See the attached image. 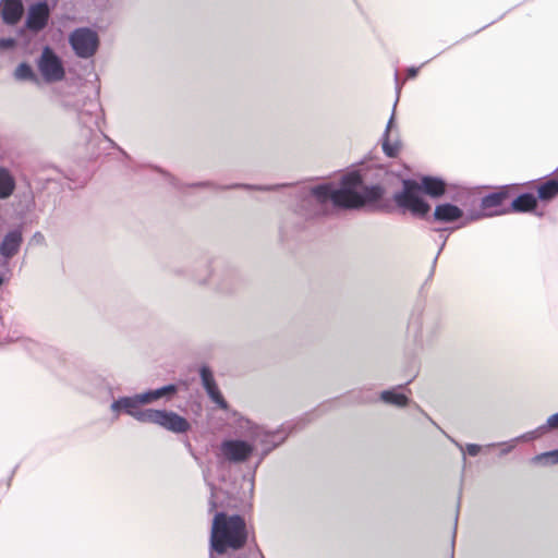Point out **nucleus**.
<instances>
[{
  "label": "nucleus",
  "mask_w": 558,
  "mask_h": 558,
  "mask_svg": "<svg viewBox=\"0 0 558 558\" xmlns=\"http://www.w3.org/2000/svg\"><path fill=\"white\" fill-rule=\"evenodd\" d=\"M385 194L380 183H366L359 171L343 174L339 182L328 181L303 186L296 193L299 214L306 218L329 215L333 209H357L379 201Z\"/></svg>",
  "instance_id": "nucleus-1"
},
{
  "label": "nucleus",
  "mask_w": 558,
  "mask_h": 558,
  "mask_svg": "<svg viewBox=\"0 0 558 558\" xmlns=\"http://www.w3.org/2000/svg\"><path fill=\"white\" fill-rule=\"evenodd\" d=\"M208 485L210 488L208 510L215 512L209 537V558H216V556L243 548L251 532L243 517L218 510L220 492L213 484Z\"/></svg>",
  "instance_id": "nucleus-2"
},
{
  "label": "nucleus",
  "mask_w": 558,
  "mask_h": 558,
  "mask_svg": "<svg viewBox=\"0 0 558 558\" xmlns=\"http://www.w3.org/2000/svg\"><path fill=\"white\" fill-rule=\"evenodd\" d=\"M238 426L241 429V435L250 439L254 448L256 446L262 448V459L282 444L290 433L287 426H282L276 430H267L244 417L238 421Z\"/></svg>",
  "instance_id": "nucleus-3"
},
{
  "label": "nucleus",
  "mask_w": 558,
  "mask_h": 558,
  "mask_svg": "<svg viewBox=\"0 0 558 558\" xmlns=\"http://www.w3.org/2000/svg\"><path fill=\"white\" fill-rule=\"evenodd\" d=\"M441 330V320L434 314L413 313L408 324V335L417 347L432 344Z\"/></svg>",
  "instance_id": "nucleus-4"
},
{
  "label": "nucleus",
  "mask_w": 558,
  "mask_h": 558,
  "mask_svg": "<svg viewBox=\"0 0 558 558\" xmlns=\"http://www.w3.org/2000/svg\"><path fill=\"white\" fill-rule=\"evenodd\" d=\"M393 202L402 213H410L417 218H424L430 206L422 197L421 185L415 180H403L402 190L393 194Z\"/></svg>",
  "instance_id": "nucleus-5"
},
{
  "label": "nucleus",
  "mask_w": 558,
  "mask_h": 558,
  "mask_svg": "<svg viewBox=\"0 0 558 558\" xmlns=\"http://www.w3.org/2000/svg\"><path fill=\"white\" fill-rule=\"evenodd\" d=\"M36 65L41 84H56L65 77L66 72L62 59L49 46H45L41 49L40 54L36 59Z\"/></svg>",
  "instance_id": "nucleus-6"
},
{
  "label": "nucleus",
  "mask_w": 558,
  "mask_h": 558,
  "mask_svg": "<svg viewBox=\"0 0 558 558\" xmlns=\"http://www.w3.org/2000/svg\"><path fill=\"white\" fill-rule=\"evenodd\" d=\"M69 44L77 58L90 59L99 49L100 38L90 27H77L70 33Z\"/></svg>",
  "instance_id": "nucleus-7"
},
{
  "label": "nucleus",
  "mask_w": 558,
  "mask_h": 558,
  "mask_svg": "<svg viewBox=\"0 0 558 558\" xmlns=\"http://www.w3.org/2000/svg\"><path fill=\"white\" fill-rule=\"evenodd\" d=\"M23 233V223L8 226L7 220L0 216V256L4 264L20 252L24 239Z\"/></svg>",
  "instance_id": "nucleus-8"
},
{
  "label": "nucleus",
  "mask_w": 558,
  "mask_h": 558,
  "mask_svg": "<svg viewBox=\"0 0 558 558\" xmlns=\"http://www.w3.org/2000/svg\"><path fill=\"white\" fill-rule=\"evenodd\" d=\"M142 398V392L134 396L119 397L111 402L110 411L114 417L126 414L140 423H146L150 409H142V405L145 404Z\"/></svg>",
  "instance_id": "nucleus-9"
},
{
  "label": "nucleus",
  "mask_w": 558,
  "mask_h": 558,
  "mask_svg": "<svg viewBox=\"0 0 558 558\" xmlns=\"http://www.w3.org/2000/svg\"><path fill=\"white\" fill-rule=\"evenodd\" d=\"M146 423L156 424L174 434H183L191 428L185 417L167 410L150 409Z\"/></svg>",
  "instance_id": "nucleus-10"
},
{
  "label": "nucleus",
  "mask_w": 558,
  "mask_h": 558,
  "mask_svg": "<svg viewBox=\"0 0 558 558\" xmlns=\"http://www.w3.org/2000/svg\"><path fill=\"white\" fill-rule=\"evenodd\" d=\"M220 456L228 462H245L254 451V445L243 439H227L220 444Z\"/></svg>",
  "instance_id": "nucleus-11"
},
{
  "label": "nucleus",
  "mask_w": 558,
  "mask_h": 558,
  "mask_svg": "<svg viewBox=\"0 0 558 558\" xmlns=\"http://www.w3.org/2000/svg\"><path fill=\"white\" fill-rule=\"evenodd\" d=\"M508 197L506 191L493 192L484 196L481 201V208L484 213L471 215L465 217V220L460 223V227L466 226L469 222L481 219L483 217H492L509 213V209H498Z\"/></svg>",
  "instance_id": "nucleus-12"
},
{
  "label": "nucleus",
  "mask_w": 558,
  "mask_h": 558,
  "mask_svg": "<svg viewBox=\"0 0 558 558\" xmlns=\"http://www.w3.org/2000/svg\"><path fill=\"white\" fill-rule=\"evenodd\" d=\"M50 8L47 1H39L29 7L26 17V27L35 33L43 31L49 21Z\"/></svg>",
  "instance_id": "nucleus-13"
},
{
  "label": "nucleus",
  "mask_w": 558,
  "mask_h": 558,
  "mask_svg": "<svg viewBox=\"0 0 558 558\" xmlns=\"http://www.w3.org/2000/svg\"><path fill=\"white\" fill-rule=\"evenodd\" d=\"M199 376L202 380V385L209 397V399L217 404L222 410L228 409V402L225 400L221 395L216 380L214 378L213 372L207 366H202L199 369Z\"/></svg>",
  "instance_id": "nucleus-14"
},
{
  "label": "nucleus",
  "mask_w": 558,
  "mask_h": 558,
  "mask_svg": "<svg viewBox=\"0 0 558 558\" xmlns=\"http://www.w3.org/2000/svg\"><path fill=\"white\" fill-rule=\"evenodd\" d=\"M433 221L441 222V223H450L456 222L462 219L461 223L465 220L463 210L451 204V203H441L435 207L432 217Z\"/></svg>",
  "instance_id": "nucleus-15"
},
{
  "label": "nucleus",
  "mask_w": 558,
  "mask_h": 558,
  "mask_svg": "<svg viewBox=\"0 0 558 558\" xmlns=\"http://www.w3.org/2000/svg\"><path fill=\"white\" fill-rule=\"evenodd\" d=\"M12 77L19 83H31L40 86L41 80L38 72L26 61L20 62L12 72Z\"/></svg>",
  "instance_id": "nucleus-16"
},
{
  "label": "nucleus",
  "mask_w": 558,
  "mask_h": 558,
  "mask_svg": "<svg viewBox=\"0 0 558 558\" xmlns=\"http://www.w3.org/2000/svg\"><path fill=\"white\" fill-rule=\"evenodd\" d=\"M177 392H178V386L170 384V385L157 388V389L142 392V395H143L142 399L144 400L145 404H150V403H153L159 399H162V398H165L167 400H171Z\"/></svg>",
  "instance_id": "nucleus-17"
},
{
  "label": "nucleus",
  "mask_w": 558,
  "mask_h": 558,
  "mask_svg": "<svg viewBox=\"0 0 558 558\" xmlns=\"http://www.w3.org/2000/svg\"><path fill=\"white\" fill-rule=\"evenodd\" d=\"M2 19L7 24H15L22 16L23 4L21 0H2Z\"/></svg>",
  "instance_id": "nucleus-18"
},
{
  "label": "nucleus",
  "mask_w": 558,
  "mask_h": 558,
  "mask_svg": "<svg viewBox=\"0 0 558 558\" xmlns=\"http://www.w3.org/2000/svg\"><path fill=\"white\" fill-rule=\"evenodd\" d=\"M420 185H421V193L424 192L425 194H427L432 197H439L446 191L445 182L438 178L424 177L422 179Z\"/></svg>",
  "instance_id": "nucleus-19"
},
{
  "label": "nucleus",
  "mask_w": 558,
  "mask_h": 558,
  "mask_svg": "<svg viewBox=\"0 0 558 558\" xmlns=\"http://www.w3.org/2000/svg\"><path fill=\"white\" fill-rule=\"evenodd\" d=\"M536 197L531 193H524L514 198L511 203L509 211L524 213L536 207Z\"/></svg>",
  "instance_id": "nucleus-20"
},
{
  "label": "nucleus",
  "mask_w": 558,
  "mask_h": 558,
  "mask_svg": "<svg viewBox=\"0 0 558 558\" xmlns=\"http://www.w3.org/2000/svg\"><path fill=\"white\" fill-rule=\"evenodd\" d=\"M14 186V179L10 171L0 167V198L9 197L12 194Z\"/></svg>",
  "instance_id": "nucleus-21"
},
{
  "label": "nucleus",
  "mask_w": 558,
  "mask_h": 558,
  "mask_svg": "<svg viewBox=\"0 0 558 558\" xmlns=\"http://www.w3.org/2000/svg\"><path fill=\"white\" fill-rule=\"evenodd\" d=\"M380 400L387 404H392L398 408H403L409 403L405 395L397 392L395 389L385 390L380 393Z\"/></svg>",
  "instance_id": "nucleus-22"
},
{
  "label": "nucleus",
  "mask_w": 558,
  "mask_h": 558,
  "mask_svg": "<svg viewBox=\"0 0 558 558\" xmlns=\"http://www.w3.org/2000/svg\"><path fill=\"white\" fill-rule=\"evenodd\" d=\"M538 197L542 201H550L558 194V181L555 179L548 180L538 186Z\"/></svg>",
  "instance_id": "nucleus-23"
},
{
  "label": "nucleus",
  "mask_w": 558,
  "mask_h": 558,
  "mask_svg": "<svg viewBox=\"0 0 558 558\" xmlns=\"http://www.w3.org/2000/svg\"><path fill=\"white\" fill-rule=\"evenodd\" d=\"M392 123H393V114L389 119L386 131L383 136V149H384L385 154L389 157H395L399 151V144L397 142L391 143L389 140V132L392 126Z\"/></svg>",
  "instance_id": "nucleus-24"
},
{
  "label": "nucleus",
  "mask_w": 558,
  "mask_h": 558,
  "mask_svg": "<svg viewBox=\"0 0 558 558\" xmlns=\"http://www.w3.org/2000/svg\"><path fill=\"white\" fill-rule=\"evenodd\" d=\"M546 433H547L546 427L543 424V425L538 426L537 428H535L534 430L527 432L525 434H522V435L515 437V440L518 442H520V441H530V440H534V439L543 436Z\"/></svg>",
  "instance_id": "nucleus-25"
},
{
  "label": "nucleus",
  "mask_w": 558,
  "mask_h": 558,
  "mask_svg": "<svg viewBox=\"0 0 558 558\" xmlns=\"http://www.w3.org/2000/svg\"><path fill=\"white\" fill-rule=\"evenodd\" d=\"M448 438L462 451L463 453V460L465 461V453H468L469 456L471 457H475L480 453L481 451V446L480 445H475V444H468L465 447L462 446L460 442H458L457 440H454L453 438L449 437Z\"/></svg>",
  "instance_id": "nucleus-26"
},
{
  "label": "nucleus",
  "mask_w": 558,
  "mask_h": 558,
  "mask_svg": "<svg viewBox=\"0 0 558 558\" xmlns=\"http://www.w3.org/2000/svg\"><path fill=\"white\" fill-rule=\"evenodd\" d=\"M56 94L63 107L73 109L78 112L81 111L82 105L78 100H72L68 95L61 94L59 90H56Z\"/></svg>",
  "instance_id": "nucleus-27"
},
{
  "label": "nucleus",
  "mask_w": 558,
  "mask_h": 558,
  "mask_svg": "<svg viewBox=\"0 0 558 558\" xmlns=\"http://www.w3.org/2000/svg\"><path fill=\"white\" fill-rule=\"evenodd\" d=\"M458 228H461L460 225L457 226L456 228H446V229H435V231L439 232V239H440V245H439V248H438V252H437V255L435 257V260H434V264L436 263L438 256L440 255V253L442 252L445 245H446V242L448 240V234H446L447 231H453Z\"/></svg>",
  "instance_id": "nucleus-28"
},
{
  "label": "nucleus",
  "mask_w": 558,
  "mask_h": 558,
  "mask_svg": "<svg viewBox=\"0 0 558 558\" xmlns=\"http://www.w3.org/2000/svg\"><path fill=\"white\" fill-rule=\"evenodd\" d=\"M517 444H518V441L515 440V438H513V439H511L509 441H502V442H498V444H490L487 447L498 446V447L501 448L500 454L501 456H506V454H508L509 452H511L514 449Z\"/></svg>",
  "instance_id": "nucleus-29"
},
{
  "label": "nucleus",
  "mask_w": 558,
  "mask_h": 558,
  "mask_svg": "<svg viewBox=\"0 0 558 558\" xmlns=\"http://www.w3.org/2000/svg\"><path fill=\"white\" fill-rule=\"evenodd\" d=\"M234 187H243V189H247V190H257V191H272V190H276V189L280 187V185H247V184H235V185H231V186H229V189H234Z\"/></svg>",
  "instance_id": "nucleus-30"
},
{
  "label": "nucleus",
  "mask_w": 558,
  "mask_h": 558,
  "mask_svg": "<svg viewBox=\"0 0 558 558\" xmlns=\"http://www.w3.org/2000/svg\"><path fill=\"white\" fill-rule=\"evenodd\" d=\"M536 460H546L553 464L558 463V449L542 453L535 458Z\"/></svg>",
  "instance_id": "nucleus-31"
},
{
  "label": "nucleus",
  "mask_w": 558,
  "mask_h": 558,
  "mask_svg": "<svg viewBox=\"0 0 558 558\" xmlns=\"http://www.w3.org/2000/svg\"><path fill=\"white\" fill-rule=\"evenodd\" d=\"M17 40L13 37H0V50H9L16 46Z\"/></svg>",
  "instance_id": "nucleus-32"
},
{
  "label": "nucleus",
  "mask_w": 558,
  "mask_h": 558,
  "mask_svg": "<svg viewBox=\"0 0 558 558\" xmlns=\"http://www.w3.org/2000/svg\"><path fill=\"white\" fill-rule=\"evenodd\" d=\"M31 244L36 246H43L46 244V238L40 231H36L31 238Z\"/></svg>",
  "instance_id": "nucleus-33"
},
{
  "label": "nucleus",
  "mask_w": 558,
  "mask_h": 558,
  "mask_svg": "<svg viewBox=\"0 0 558 558\" xmlns=\"http://www.w3.org/2000/svg\"><path fill=\"white\" fill-rule=\"evenodd\" d=\"M204 267L206 268V274L202 275V274H195V280L198 282V283H207L210 279V276H211V271L209 270V264H205Z\"/></svg>",
  "instance_id": "nucleus-34"
},
{
  "label": "nucleus",
  "mask_w": 558,
  "mask_h": 558,
  "mask_svg": "<svg viewBox=\"0 0 558 558\" xmlns=\"http://www.w3.org/2000/svg\"><path fill=\"white\" fill-rule=\"evenodd\" d=\"M544 425L546 427L547 433L551 429H557L558 428V412L550 415Z\"/></svg>",
  "instance_id": "nucleus-35"
},
{
  "label": "nucleus",
  "mask_w": 558,
  "mask_h": 558,
  "mask_svg": "<svg viewBox=\"0 0 558 558\" xmlns=\"http://www.w3.org/2000/svg\"><path fill=\"white\" fill-rule=\"evenodd\" d=\"M160 172L163 175L165 180L168 181L170 185H172L173 187H175L178 190L182 189V185L180 184L179 180H177L175 178H173L169 173H166L163 171H160Z\"/></svg>",
  "instance_id": "nucleus-36"
},
{
  "label": "nucleus",
  "mask_w": 558,
  "mask_h": 558,
  "mask_svg": "<svg viewBox=\"0 0 558 558\" xmlns=\"http://www.w3.org/2000/svg\"><path fill=\"white\" fill-rule=\"evenodd\" d=\"M418 73V68L411 66L407 70V77L414 78Z\"/></svg>",
  "instance_id": "nucleus-37"
},
{
  "label": "nucleus",
  "mask_w": 558,
  "mask_h": 558,
  "mask_svg": "<svg viewBox=\"0 0 558 558\" xmlns=\"http://www.w3.org/2000/svg\"><path fill=\"white\" fill-rule=\"evenodd\" d=\"M375 175H376L377 179H383L385 177H388V172L386 171L385 168L379 167V168L376 169V174Z\"/></svg>",
  "instance_id": "nucleus-38"
},
{
  "label": "nucleus",
  "mask_w": 558,
  "mask_h": 558,
  "mask_svg": "<svg viewBox=\"0 0 558 558\" xmlns=\"http://www.w3.org/2000/svg\"><path fill=\"white\" fill-rule=\"evenodd\" d=\"M395 78H396V81L398 82V80H399L398 73H396V74H395ZM400 89H401V87H400V85L397 83V93H398V94L400 93Z\"/></svg>",
  "instance_id": "nucleus-39"
},
{
  "label": "nucleus",
  "mask_w": 558,
  "mask_h": 558,
  "mask_svg": "<svg viewBox=\"0 0 558 558\" xmlns=\"http://www.w3.org/2000/svg\"><path fill=\"white\" fill-rule=\"evenodd\" d=\"M205 186V185H211L209 182H204V183H196V184H193V186Z\"/></svg>",
  "instance_id": "nucleus-40"
},
{
  "label": "nucleus",
  "mask_w": 558,
  "mask_h": 558,
  "mask_svg": "<svg viewBox=\"0 0 558 558\" xmlns=\"http://www.w3.org/2000/svg\"><path fill=\"white\" fill-rule=\"evenodd\" d=\"M451 558H454L453 550L451 551Z\"/></svg>",
  "instance_id": "nucleus-41"
}]
</instances>
